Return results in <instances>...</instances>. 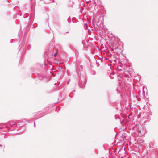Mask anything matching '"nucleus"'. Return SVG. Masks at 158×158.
<instances>
[{
    "instance_id": "obj_1",
    "label": "nucleus",
    "mask_w": 158,
    "mask_h": 158,
    "mask_svg": "<svg viewBox=\"0 0 158 158\" xmlns=\"http://www.w3.org/2000/svg\"><path fill=\"white\" fill-rule=\"evenodd\" d=\"M15 121L11 122L9 123V125L11 127H21L24 128V123L23 122H18L17 123H15Z\"/></svg>"
},
{
    "instance_id": "obj_2",
    "label": "nucleus",
    "mask_w": 158,
    "mask_h": 158,
    "mask_svg": "<svg viewBox=\"0 0 158 158\" xmlns=\"http://www.w3.org/2000/svg\"><path fill=\"white\" fill-rule=\"evenodd\" d=\"M86 82V81L84 77H81V79L79 81V86L81 88H84L85 87Z\"/></svg>"
},
{
    "instance_id": "obj_3",
    "label": "nucleus",
    "mask_w": 158,
    "mask_h": 158,
    "mask_svg": "<svg viewBox=\"0 0 158 158\" xmlns=\"http://www.w3.org/2000/svg\"><path fill=\"white\" fill-rule=\"evenodd\" d=\"M38 76L39 77V79L40 80L44 78L45 77V75L43 74H39Z\"/></svg>"
},
{
    "instance_id": "obj_4",
    "label": "nucleus",
    "mask_w": 158,
    "mask_h": 158,
    "mask_svg": "<svg viewBox=\"0 0 158 158\" xmlns=\"http://www.w3.org/2000/svg\"><path fill=\"white\" fill-rule=\"evenodd\" d=\"M53 53L52 55H54V56L55 57H56V56L58 52V49L56 48L53 49Z\"/></svg>"
},
{
    "instance_id": "obj_5",
    "label": "nucleus",
    "mask_w": 158,
    "mask_h": 158,
    "mask_svg": "<svg viewBox=\"0 0 158 158\" xmlns=\"http://www.w3.org/2000/svg\"><path fill=\"white\" fill-rule=\"evenodd\" d=\"M25 44V41L23 40L22 41L21 44L19 45L20 46H21V47L20 48V50L21 48H22L24 47V44Z\"/></svg>"
},
{
    "instance_id": "obj_6",
    "label": "nucleus",
    "mask_w": 158,
    "mask_h": 158,
    "mask_svg": "<svg viewBox=\"0 0 158 158\" xmlns=\"http://www.w3.org/2000/svg\"><path fill=\"white\" fill-rule=\"evenodd\" d=\"M31 45H30V44H28V45L27 46V49L28 50H30L31 49Z\"/></svg>"
},
{
    "instance_id": "obj_7",
    "label": "nucleus",
    "mask_w": 158,
    "mask_h": 158,
    "mask_svg": "<svg viewBox=\"0 0 158 158\" xmlns=\"http://www.w3.org/2000/svg\"><path fill=\"white\" fill-rule=\"evenodd\" d=\"M54 45V43L52 41H51L50 43V46H52V47Z\"/></svg>"
},
{
    "instance_id": "obj_8",
    "label": "nucleus",
    "mask_w": 158,
    "mask_h": 158,
    "mask_svg": "<svg viewBox=\"0 0 158 158\" xmlns=\"http://www.w3.org/2000/svg\"><path fill=\"white\" fill-rule=\"evenodd\" d=\"M69 46L70 47V49L72 50V46H71L70 45H69Z\"/></svg>"
},
{
    "instance_id": "obj_9",
    "label": "nucleus",
    "mask_w": 158,
    "mask_h": 158,
    "mask_svg": "<svg viewBox=\"0 0 158 158\" xmlns=\"http://www.w3.org/2000/svg\"><path fill=\"white\" fill-rule=\"evenodd\" d=\"M116 89H117V93L118 94V88H117Z\"/></svg>"
},
{
    "instance_id": "obj_10",
    "label": "nucleus",
    "mask_w": 158,
    "mask_h": 158,
    "mask_svg": "<svg viewBox=\"0 0 158 158\" xmlns=\"http://www.w3.org/2000/svg\"><path fill=\"white\" fill-rule=\"evenodd\" d=\"M34 127H35V122H34Z\"/></svg>"
},
{
    "instance_id": "obj_11",
    "label": "nucleus",
    "mask_w": 158,
    "mask_h": 158,
    "mask_svg": "<svg viewBox=\"0 0 158 158\" xmlns=\"http://www.w3.org/2000/svg\"><path fill=\"white\" fill-rule=\"evenodd\" d=\"M117 118H118V119H119V117H118L117 118H115V119H117Z\"/></svg>"
},
{
    "instance_id": "obj_12",
    "label": "nucleus",
    "mask_w": 158,
    "mask_h": 158,
    "mask_svg": "<svg viewBox=\"0 0 158 158\" xmlns=\"http://www.w3.org/2000/svg\"><path fill=\"white\" fill-rule=\"evenodd\" d=\"M139 132H140V133H141V131H140H140H139Z\"/></svg>"
},
{
    "instance_id": "obj_13",
    "label": "nucleus",
    "mask_w": 158,
    "mask_h": 158,
    "mask_svg": "<svg viewBox=\"0 0 158 158\" xmlns=\"http://www.w3.org/2000/svg\"><path fill=\"white\" fill-rule=\"evenodd\" d=\"M2 145L1 144H0V147H2Z\"/></svg>"
},
{
    "instance_id": "obj_14",
    "label": "nucleus",
    "mask_w": 158,
    "mask_h": 158,
    "mask_svg": "<svg viewBox=\"0 0 158 158\" xmlns=\"http://www.w3.org/2000/svg\"><path fill=\"white\" fill-rule=\"evenodd\" d=\"M73 91L75 92V90H74Z\"/></svg>"
}]
</instances>
